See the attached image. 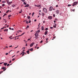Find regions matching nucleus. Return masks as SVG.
<instances>
[{
  "label": "nucleus",
  "mask_w": 78,
  "mask_h": 78,
  "mask_svg": "<svg viewBox=\"0 0 78 78\" xmlns=\"http://www.w3.org/2000/svg\"><path fill=\"white\" fill-rule=\"evenodd\" d=\"M52 16H49L48 17V19H50V20H51V19H52Z\"/></svg>",
  "instance_id": "nucleus-7"
},
{
  "label": "nucleus",
  "mask_w": 78,
  "mask_h": 78,
  "mask_svg": "<svg viewBox=\"0 0 78 78\" xmlns=\"http://www.w3.org/2000/svg\"><path fill=\"white\" fill-rule=\"evenodd\" d=\"M42 13V16L43 17H44V16H45V13H44L42 12H41Z\"/></svg>",
  "instance_id": "nucleus-9"
},
{
  "label": "nucleus",
  "mask_w": 78,
  "mask_h": 78,
  "mask_svg": "<svg viewBox=\"0 0 78 78\" xmlns=\"http://www.w3.org/2000/svg\"><path fill=\"white\" fill-rule=\"evenodd\" d=\"M29 52H30V51H27V53L28 54H29L30 53H29Z\"/></svg>",
  "instance_id": "nucleus-20"
},
{
  "label": "nucleus",
  "mask_w": 78,
  "mask_h": 78,
  "mask_svg": "<svg viewBox=\"0 0 78 78\" xmlns=\"http://www.w3.org/2000/svg\"><path fill=\"white\" fill-rule=\"evenodd\" d=\"M54 25H55V26H56V23H54Z\"/></svg>",
  "instance_id": "nucleus-55"
},
{
  "label": "nucleus",
  "mask_w": 78,
  "mask_h": 78,
  "mask_svg": "<svg viewBox=\"0 0 78 78\" xmlns=\"http://www.w3.org/2000/svg\"><path fill=\"white\" fill-rule=\"evenodd\" d=\"M29 26H27L26 28H29Z\"/></svg>",
  "instance_id": "nucleus-37"
},
{
  "label": "nucleus",
  "mask_w": 78,
  "mask_h": 78,
  "mask_svg": "<svg viewBox=\"0 0 78 78\" xmlns=\"http://www.w3.org/2000/svg\"><path fill=\"white\" fill-rule=\"evenodd\" d=\"M29 6H30V5H29V4H27L26 5L24 6V7H28Z\"/></svg>",
  "instance_id": "nucleus-11"
},
{
  "label": "nucleus",
  "mask_w": 78,
  "mask_h": 78,
  "mask_svg": "<svg viewBox=\"0 0 78 78\" xmlns=\"http://www.w3.org/2000/svg\"><path fill=\"white\" fill-rule=\"evenodd\" d=\"M48 30V28H46L45 29V30L46 31H47V30Z\"/></svg>",
  "instance_id": "nucleus-33"
},
{
  "label": "nucleus",
  "mask_w": 78,
  "mask_h": 78,
  "mask_svg": "<svg viewBox=\"0 0 78 78\" xmlns=\"http://www.w3.org/2000/svg\"><path fill=\"white\" fill-rule=\"evenodd\" d=\"M34 12H33V13L32 14V17H33V16L34 15Z\"/></svg>",
  "instance_id": "nucleus-28"
},
{
  "label": "nucleus",
  "mask_w": 78,
  "mask_h": 78,
  "mask_svg": "<svg viewBox=\"0 0 78 78\" xmlns=\"http://www.w3.org/2000/svg\"><path fill=\"white\" fill-rule=\"evenodd\" d=\"M35 39H38L39 38V37H38V36H35Z\"/></svg>",
  "instance_id": "nucleus-16"
},
{
  "label": "nucleus",
  "mask_w": 78,
  "mask_h": 78,
  "mask_svg": "<svg viewBox=\"0 0 78 78\" xmlns=\"http://www.w3.org/2000/svg\"><path fill=\"white\" fill-rule=\"evenodd\" d=\"M24 55V53H23L22 55V56H23Z\"/></svg>",
  "instance_id": "nucleus-63"
},
{
  "label": "nucleus",
  "mask_w": 78,
  "mask_h": 78,
  "mask_svg": "<svg viewBox=\"0 0 78 78\" xmlns=\"http://www.w3.org/2000/svg\"><path fill=\"white\" fill-rule=\"evenodd\" d=\"M2 2L3 3H6V1H2Z\"/></svg>",
  "instance_id": "nucleus-18"
},
{
  "label": "nucleus",
  "mask_w": 78,
  "mask_h": 78,
  "mask_svg": "<svg viewBox=\"0 0 78 78\" xmlns=\"http://www.w3.org/2000/svg\"><path fill=\"white\" fill-rule=\"evenodd\" d=\"M2 69H3V71H4V72H5V70H6V67H4V66L2 67Z\"/></svg>",
  "instance_id": "nucleus-5"
},
{
  "label": "nucleus",
  "mask_w": 78,
  "mask_h": 78,
  "mask_svg": "<svg viewBox=\"0 0 78 78\" xmlns=\"http://www.w3.org/2000/svg\"><path fill=\"white\" fill-rule=\"evenodd\" d=\"M11 62H12V61H11V60H10V61L9 62V63H11Z\"/></svg>",
  "instance_id": "nucleus-49"
},
{
  "label": "nucleus",
  "mask_w": 78,
  "mask_h": 78,
  "mask_svg": "<svg viewBox=\"0 0 78 78\" xmlns=\"http://www.w3.org/2000/svg\"><path fill=\"white\" fill-rule=\"evenodd\" d=\"M5 31H6L7 33H8V29H5Z\"/></svg>",
  "instance_id": "nucleus-26"
},
{
  "label": "nucleus",
  "mask_w": 78,
  "mask_h": 78,
  "mask_svg": "<svg viewBox=\"0 0 78 78\" xmlns=\"http://www.w3.org/2000/svg\"><path fill=\"white\" fill-rule=\"evenodd\" d=\"M39 15H40V16H41V15H42V14H41V13H39Z\"/></svg>",
  "instance_id": "nucleus-57"
},
{
  "label": "nucleus",
  "mask_w": 78,
  "mask_h": 78,
  "mask_svg": "<svg viewBox=\"0 0 78 78\" xmlns=\"http://www.w3.org/2000/svg\"><path fill=\"white\" fill-rule=\"evenodd\" d=\"M40 25H41V23H39V25H38V28H39V26Z\"/></svg>",
  "instance_id": "nucleus-35"
},
{
  "label": "nucleus",
  "mask_w": 78,
  "mask_h": 78,
  "mask_svg": "<svg viewBox=\"0 0 78 78\" xmlns=\"http://www.w3.org/2000/svg\"><path fill=\"white\" fill-rule=\"evenodd\" d=\"M48 41H46V43H48Z\"/></svg>",
  "instance_id": "nucleus-56"
},
{
  "label": "nucleus",
  "mask_w": 78,
  "mask_h": 78,
  "mask_svg": "<svg viewBox=\"0 0 78 78\" xmlns=\"http://www.w3.org/2000/svg\"><path fill=\"white\" fill-rule=\"evenodd\" d=\"M25 47L23 48V49H25Z\"/></svg>",
  "instance_id": "nucleus-64"
},
{
  "label": "nucleus",
  "mask_w": 78,
  "mask_h": 78,
  "mask_svg": "<svg viewBox=\"0 0 78 78\" xmlns=\"http://www.w3.org/2000/svg\"><path fill=\"white\" fill-rule=\"evenodd\" d=\"M27 18L29 19H30V16H28L27 17Z\"/></svg>",
  "instance_id": "nucleus-25"
},
{
  "label": "nucleus",
  "mask_w": 78,
  "mask_h": 78,
  "mask_svg": "<svg viewBox=\"0 0 78 78\" xmlns=\"http://www.w3.org/2000/svg\"><path fill=\"white\" fill-rule=\"evenodd\" d=\"M15 6V5H12V7H14Z\"/></svg>",
  "instance_id": "nucleus-38"
},
{
  "label": "nucleus",
  "mask_w": 78,
  "mask_h": 78,
  "mask_svg": "<svg viewBox=\"0 0 78 78\" xmlns=\"http://www.w3.org/2000/svg\"><path fill=\"white\" fill-rule=\"evenodd\" d=\"M6 14L5 13L4 14V15L3 16V17H5V16H6Z\"/></svg>",
  "instance_id": "nucleus-27"
},
{
  "label": "nucleus",
  "mask_w": 78,
  "mask_h": 78,
  "mask_svg": "<svg viewBox=\"0 0 78 78\" xmlns=\"http://www.w3.org/2000/svg\"><path fill=\"white\" fill-rule=\"evenodd\" d=\"M34 6H37V7H40V6H41V5H35Z\"/></svg>",
  "instance_id": "nucleus-8"
},
{
  "label": "nucleus",
  "mask_w": 78,
  "mask_h": 78,
  "mask_svg": "<svg viewBox=\"0 0 78 78\" xmlns=\"http://www.w3.org/2000/svg\"><path fill=\"white\" fill-rule=\"evenodd\" d=\"M46 41H48V38H47L46 39Z\"/></svg>",
  "instance_id": "nucleus-59"
},
{
  "label": "nucleus",
  "mask_w": 78,
  "mask_h": 78,
  "mask_svg": "<svg viewBox=\"0 0 78 78\" xmlns=\"http://www.w3.org/2000/svg\"><path fill=\"white\" fill-rule=\"evenodd\" d=\"M4 65V66H6V65H7V64H8V63H4L3 64Z\"/></svg>",
  "instance_id": "nucleus-14"
},
{
  "label": "nucleus",
  "mask_w": 78,
  "mask_h": 78,
  "mask_svg": "<svg viewBox=\"0 0 78 78\" xmlns=\"http://www.w3.org/2000/svg\"><path fill=\"white\" fill-rule=\"evenodd\" d=\"M35 36H38V35H39V34L36 33L35 34Z\"/></svg>",
  "instance_id": "nucleus-12"
},
{
  "label": "nucleus",
  "mask_w": 78,
  "mask_h": 78,
  "mask_svg": "<svg viewBox=\"0 0 78 78\" xmlns=\"http://www.w3.org/2000/svg\"><path fill=\"white\" fill-rule=\"evenodd\" d=\"M5 6V4H3L2 5V7H4Z\"/></svg>",
  "instance_id": "nucleus-15"
},
{
  "label": "nucleus",
  "mask_w": 78,
  "mask_h": 78,
  "mask_svg": "<svg viewBox=\"0 0 78 78\" xmlns=\"http://www.w3.org/2000/svg\"><path fill=\"white\" fill-rule=\"evenodd\" d=\"M23 4H24V5H27V3L25 2H24Z\"/></svg>",
  "instance_id": "nucleus-21"
},
{
  "label": "nucleus",
  "mask_w": 78,
  "mask_h": 78,
  "mask_svg": "<svg viewBox=\"0 0 78 78\" xmlns=\"http://www.w3.org/2000/svg\"><path fill=\"white\" fill-rule=\"evenodd\" d=\"M43 10L44 12L45 13H47V9L45 8H44L43 9Z\"/></svg>",
  "instance_id": "nucleus-2"
},
{
  "label": "nucleus",
  "mask_w": 78,
  "mask_h": 78,
  "mask_svg": "<svg viewBox=\"0 0 78 78\" xmlns=\"http://www.w3.org/2000/svg\"><path fill=\"white\" fill-rule=\"evenodd\" d=\"M9 66V64H7V66L8 67V66Z\"/></svg>",
  "instance_id": "nucleus-42"
},
{
  "label": "nucleus",
  "mask_w": 78,
  "mask_h": 78,
  "mask_svg": "<svg viewBox=\"0 0 78 78\" xmlns=\"http://www.w3.org/2000/svg\"><path fill=\"white\" fill-rule=\"evenodd\" d=\"M53 17H55V14H53Z\"/></svg>",
  "instance_id": "nucleus-45"
},
{
  "label": "nucleus",
  "mask_w": 78,
  "mask_h": 78,
  "mask_svg": "<svg viewBox=\"0 0 78 78\" xmlns=\"http://www.w3.org/2000/svg\"><path fill=\"white\" fill-rule=\"evenodd\" d=\"M77 4H78V2H75L73 3V5L72 6H75V5H76Z\"/></svg>",
  "instance_id": "nucleus-1"
},
{
  "label": "nucleus",
  "mask_w": 78,
  "mask_h": 78,
  "mask_svg": "<svg viewBox=\"0 0 78 78\" xmlns=\"http://www.w3.org/2000/svg\"><path fill=\"white\" fill-rule=\"evenodd\" d=\"M34 22H36L37 20H34Z\"/></svg>",
  "instance_id": "nucleus-60"
},
{
  "label": "nucleus",
  "mask_w": 78,
  "mask_h": 78,
  "mask_svg": "<svg viewBox=\"0 0 78 78\" xmlns=\"http://www.w3.org/2000/svg\"><path fill=\"white\" fill-rule=\"evenodd\" d=\"M55 38H56V36H55L53 37V39H55Z\"/></svg>",
  "instance_id": "nucleus-46"
},
{
  "label": "nucleus",
  "mask_w": 78,
  "mask_h": 78,
  "mask_svg": "<svg viewBox=\"0 0 78 78\" xmlns=\"http://www.w3.org/2000/svg\"><path fill=\"white\" fill-rule=\"evenodd\" d=\"M37 32V33H39V32H40V30H38Z\"/></svg>",
  "instance_id": "nucleus-36"
},
{
  "label": "nucleus",
  "mask_w": 78,
  "mask_h": 78,
  "mask_svg": "<svg viewBox=\"0 0 78 78\" xmlns=\"http://www.w3.org/2000/svg\"><path fill=\"white\" fill-rule=\"evenodd\" d=\"M9 0L7 1V3H8V4L9 3Z\"/></svg>",
  "instance_id": "nucleus-24"
},
{
  "label": "nucleus",
  "mask_w": 78,
  "mask_h": 78,
  "mask_svg": "<svg viewBox=\"0 0 78 78\" xmlns=\"http://www.w3.org/2000/svg\"><path fill=\"white\" fill-rule=\"evenodd\" d=\"M42 42H43V41L42 40H41V42H40V43H42Z\"/></svg>",
  "instance_id": "nucleus-43"
},
{
  "label": "nucleus",
  "mask_w": 78,
  "mask_h": 78,
  "mask_svg": "<svg viewBox=\"0 0 78 78\" xmlns=\"http://www.w3.org/2000/svg\"><path fill=\"white\" fill-rule=\"evenodd\" d=\"M15 58H13L12 59V61H14V60H15Z\"/></svg>",
  "instance_id": "nucleus-47"
},
{
  "label": "nucleus",
  "mask_w": 78,
  "mask_h": 78,
  "mask_svg": "<svg viewBox=\"0 0 78 78\" xmlns=\"http://www.w3.org/2000/svg\"><path fill=\"white\" fill-rule=\"evenodd\" d=\"M50 28L51 29H53V27H51Z\"/></svg>",
  "instance_id": "nucleus-40"
},
{
  "label": "nucleus",
  "mask_w": 78,
  "mask_h": 78,
  "mask_svg": "<svg viewBox=\"0 0 78 78\" xmlns=\"http://www.w3.org/2000/svg\"><path fill=\"white\" fill-rule=\"evenodd\" d=\"M18 33H19V32H22V30H19L18 31Z\"/></svg>",
  "instance_id": "nucleus-39"
},
{
  "label": "nucleus",
  "mask_w": 78,
  "mask_h": 78,
  "mask_svg": "<svg viewBox=\"0 0 78 78\" xmlns=\"http://www.w3.org/2000/svg\"><path fill=\"white\" fill-rule=\"evenodd\" d=\"M12 3V2H9L8 4V5H11V3Z\"/></svg>",
  "instance_id": "nucleus-13"
},
{
  "label": "nucleus",
  "mask_w": 78,
  "mask_h": 78,
  "mask_svg": "<svg viewBox=\"0 0 78 78\" xmlns=\"http://www.w3.org/2000/svg\"><path fill=\"white\" fill-rule=\"evenodd\" d=\"M44 26H42L41 27V30H44Z\"/></svg>",
  "instance_id": "nucleus-17"
},
{
  "label": "nucleus",
  "mask_w": 78,
  "mask_h": 78,
  "mask_svg": "<svg viewBox=\"0 0 78 78\" xmlns=\"http://www.w3.org/2000/svg\"><path fill=\"white\" fill-rule=\"evenodd\" d=\"M11 15H9L8 16V17H11Z\"/></svg>",
  "instance_id": "nucleus-44"
},
{
  "label": "nucleus",
  "mask_w": 78,
  "mask_h": 78,
  "mask_svg": "<svg viewBox=\"0 0 78 78\" xmlns=\"http://www.w3.org/2000/svg\"><path fill=\"white\" fill-rule=\"evenodd\" d=\"M34 44V42H33L30 45V47H32L33 45Z\"/></svg>",
  "instance_id": "nucleus-6"
},
{
  "label": "nucleus",
  "mask_w": 78,
  "mask_h": 78,
  "mask_svg": "<svg viewBox=\"0 0 78 78\" xmlns=\"http://www.w3.org/2000/svg\"><path fill=\"white\" fill-rule=\"evenodd\" d=\"M4 29V27H3V28H2L1 30H2L3 29Z\"/></svg>",
  "instance_id": "nucleus-58"
},
{
  "label": "nucleus",
  "mask_w": 78,
  "mask_h": 78,
  "mask_svg": "<svg viewBox=\"0 0 78 78\" xmlns=\"http://www.w3.org/2000/svg\"><path fill=\"white\" fill-rule=\"evenodd\" d=\"M54 28H56V26L54 25L53 26Z\"/></svg>",
  "instance_id": "nucleus-23"
},
{
  "label": "nucleus",
  "mask_w": 78,
  "mask_h": 78,
  "mask_svg": "<svg viewBox=\"0 0 78 78\" xmlns=\"http://www.w3.org/2000/svg\"><path fill=\"white\" fill-rule=\"evenodd\" d=\"M21 12H20L19 13H21Z\"/></svg>",
  "instance_id": "nucleus-61"
},
{
  "label": "nucleus",
  "mask_w": 78,
  "mask_h": 78,
  "mask_svg": "<svg viewBox=\"0 0 78 78\" xmlns=\"http://www.w3.org/2000/svg\"><path fill=\"white\" fill-rule=\"evenodd\" d=\"M9 10L7 11V12H6V13H8V12H9Z\"/></svg>",
  "instance_id": "nucleus-31"
},
{
  "label": "nucleus",
  "mask_w": 78,
  "mask_h": 78,
  "mask_svg": "<svg viewBox=\"0 0 78 78\" xmlns=\"http://www.w3.org/2000/svg\"><path fill=\"white\" fill-rule=\"evenodd\" d=\"M29 8L30 9H31V7L30 6Z\"/></svg>",
  "instance_id": "nucleus-52"
},
{
  "label": "nucleus",
  "mask_w": 78,
  "mask_h": 78,
  "mask_svg": "<svg viewBox=\"0 0 78 78\" xmlns=\"http://www.w3.org/2000/svg\"><path fill=\"white\" fill-rule=\"evenodd\" d=\"M20 36V35L17 36V37H19V36Z\"/></svg>",
  "instance_id": "nucleus-62"
},
{
  "label": "nucleus",
  "mask_w": 78,
  "mask_h": 78,
  "mask_svg": "<svg viewBox=\"0 0 78 78\" xmlns=\"http://www.w3.org/2000/svg\"><path fill=\"white\" fill-rule=\"evenodd\" d=\"M30 51H33V48H32L30 49Z\"/></svg>",
  "instance_id": "nucleus-22"
},
{
  "label": "nucleus",
  "mask_w": 78,
  "mask_h": 78,
  "mask_svg": "<svg viewBox=\"0 0 78 78\" xmlns=\"http://www.w3.org/2000/svg\"><path fill=\"white\" fill-rule=\"evenodd\" d=\"M48 34V31H46L45 32L44 34L45 35H47V34Z\"/></svg>",
  "instance_id": "nucleus-10"
},
{
  "label": "nucleus",
  "mask_w": 78,
  "mask_h": 78,
  "mask_svg": "<svg viewBox=\"0 0 78 78\" xmlns=\"http://www.w3.org/2000/svg\"><path fill=\"white\" fill-rule=\"evenodd\" d=\"M3 71H1L0 72V73L1 74V73H3Z\"/></svg>",
  "instance_id": "nucleus-32"
},
{
  "label": "nucleus",
  "mask_w": 78,
  "mask_h": 78,
  "mask_svg": "<svg viewBox=\"0 0 78 78\" xmlns=\"http://www.w3.org/2000/svg\"><path fill=\"white\" fill-rule=\"evenodd\" d=\"M26 23L27 24H28V21H27L26 22Z\"/></svg>",
  "instance_id": "nucleus-34"
},
{
  "label": "nucleus",
  "mask_w": 78,
  "mask_h": 78,
  "mask_svg": "<svg viewBox=\"0 0 78 78\" xmlns=\"http://www.w3.org/2000/svg\"><path fill=\"white\" fill-rule=\"evenodd\" d=\"M56 7H58V5H56Z\"/></svg>",
  "instance_id": "nucleus-54"
},
{
  "label": "nucleus",
  "mask_w": 78,
  "mask_h": 78,
  "mask_svg": "<svg viewBox=\"0 0 78 78\" xmlns=\"http://www.w3.org/2000/svg\"><path fill=\"white\" fill-rule=\"evenodd\" d=\"M22 2H25V0H21Z\"/></svg>",
  "instance_id": "nucleus-30"
},
{
  "label": "nucleus",
  "mask_w": 78,
  "mask_h": 78,
  "mask_svg": "<svg viewBox=\"0 0 78 78\" xmlns=\"http://www.w3.org/2000/svg\"><path fill=\"white\" fill-rule=\"evenodd\" d=\"M68 6H72L71 5H70V4H69L68 5Z\"/></svg>",
  "instance_id": "nucleus-29"
},
{
  "label": "nucleus",
  "mask_w": 78,
  "mask_h": 78,
  "mask_svg": "<svg viewBox=\"0 0 78 78\" xmlns=\"http://www.w3.org/2000/svg\"><path fill=\"white\" fill-rule=\"evenodd\" d=\"M55 20H56V21H58V19H57V18H56L55 19Z\"/></svg>",
  "instance_id": "nucleus-41"
},
{
  "label": "nucleus",
  "mask_w": 78,
  "mask_h": 78,
  "mask_svg": "<svg viewBox=\"0 0 78 78\" xmlns=\"http://www.w3.org/2000/svg\"><path fill=\"white\" fill-rule=\"evenodd\" d=\"M25 32H23L21 35H20V36H22V35H23V34H25Z\"/></svg>",
  "instance_id": "nucleus-19"
},
{
  "label": "nucleus",
  "mask_w": 78,
  "mask_h": 78,
  "mask_svg": "<svg viewBox=\"0 0 78 78\" xmlns=\"http://www.w3.org/2000/svg\"><path fill=\"white\" fill-rule=\"evenodd\" d=\"M6 55H8V53H6L5 54Z\"/></svg>",
  "instance_id": "nucleus-48"
},
{
  "label": "nucleus",
  "mask_w": 78,
  "mask_h": 78,
  "mask_svg": "<svg viewBox=\"0 0 78 78\" xmlns=\"http://www.w3.org/2000/svg\"><path fill=\"white\" fill-rule=\"evenodd\" d=\"M18 46H19L18 45L17 47L15 48H17L18 47Z\"/></svg>",
  "instance_id": "nucleus-50"
},
{
  "label": "nucleus",
  "mask_w": 78,
  "mask_h": 78,
  "mask_svg": "<svg viewBox=\"0 0 78 78\" xmlns=\"http://www.w3.org/2000/svg\"><path fill=\"white\" fill-rule=\"evenodd\" d=\"M4 62H3L2 63H0V64H3V63Z\"/></svg>",
  "instance_id": "nucleus-53"
},
{
  "label": "nucleus",
  "mask_w": 78,
  "mask_h": 78,
  "mask_svg": "<svg viewBox=\"0 0 78 78\" xmlns=\"http://www.w3.org/2000/svg\"><path fill=\"white\" fill-rule=\"evenodd\" d=\"M1 8H2V7L0 6V9H1Z\"/></svg>",
  "instance_id": "nucleus-51"
},
{
  "label": "nucleus",
  "mask_w": 78,
  "mask_h": 78,
  "mask_svg": "<svg viewBox=\"0 0 78 78\" xmlns=\"http://www.w3.org/2000/svg\"><path fill=\"white\" fill-rule=\"evenodd\" d=\"M53 7L51 6L49 9V11H52V10H53Z\"/></svg>",
  "instance_id": "nucleus-3"
},
{
  "label": "nucleus",
  "mask_w": 78,
  "mask_h": 78,
  "mask_svg": "<svg viewBox=\"0 0 78 78\" xmlns=\"http://www.w3.org/2000/svg\"><path fill=\"white\" fill-rule=\"evenodd\" d=\"M55 12L57 14H59V10H57Z\"/></svg>",
  "instance_id": "nucleus-4"
}]
</instances>
